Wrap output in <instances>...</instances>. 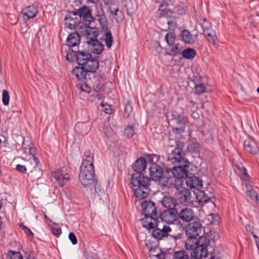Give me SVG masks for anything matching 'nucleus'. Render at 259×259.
Returning a JSON list of instances; mask_svg holds the SVG:
<instances>
[{
  "label": "nucleus",
  "instance_id": "25",
  "mask_svg": "<svg viewBox=\"0 0 259 259\" xmlns=\"http://www.w3.org/2000/svg\"><path fill=\"white\" fill-rule=\"evenodd\" d=\"M188 187L190 189L199 190L202 187V182L200 179H185Z\"/></svg>",
  "mask_w": 259,
  "mask_h": 259
},
{
  "label": "nucleus",
  "instance_id": "6",
  "mask_svg": "<svg viewBox=\"0 0 259 259\" xmlns=\"http://www.w3.org/2000/svg\"><path fill=\"white\" fill-rule=\"evenodd\" d=\"M75 12L80 18V21H82L85 26L89 25L94 20L91 9L88 7L83 6L77 10Z\"/></svg>",
  "mask_w": 259,
  "mask_h": 259
},
{
  "label": "nucleus",
  "instance_id": "34",
  "mask_svg": "<svg viewBox=\"0 0 259 259\" xmlns=\"http://www.w3.org/2000/svg\"><path fill=\"white\" fill-rule=\"evenodd\" d=\"M6 259H23L20 252L9 250L6 254Z\"/></svg>",
  "mask_w": 259,
  "mask_h": 259
},
{
  "label": "nucleus",
  "instance_id": "18",
  "mask_svg": "<svg viewBox=\"0 0 259 259\" xmlns=\"http://www.w3.org/2000/svg\"><path fill=\"white\" fill-rule=\"evenodd\" d=\"M91 51L95 54L99 55L104 50V45L97 39L88 41Z\"/></svg>",
  "mask_w": 259,
  "mask_h": 259
},
{
  "label": "nucleus",
  "instance_id": "21",
  "mask_svg": "<svg viewBox=\"0 0 259 259\" xmlns=\"http://www.w3.org/2000/svg\"><path fill=\"white\" fill-rule=\"evenodd\" d=\"M91 54L87 51H78L76 55V61L80 66H83L85 62L91 58Z\"/></svg>",
  "mask_w": 259,
  "mask_h": 259
},
{
  "label": "nucleus",
  "instance_id": "14",
  "mask_svg": "<svg viewBox=\"0 0 259 259\" xmlns=\"http://www.w3.org/2000/svg\"><path fill=\"white\" fill-rule=\"evenodd\" d=\"M178 217L184 223L190 222L195 218L194 210L190 208H182L178 213Z\"/></svg>",
  "mask_w": 259,
  "mask_h": 259
},
{
  "label": "nucleus",
  "instance_id": "17",
  "mask_svg": "<svg viewBox=\"0 0 259 259\" xmlns=\"http://www.w3.org/2000/svg\"><path fill=\"white\" fill-rule=\"evenodd\" d=\"M150 178H162L163 169L158 164L152 163L149 168Z\"/></svg>",
  "mask_w": 259,
  "mask_h": 259
},
{
  "label": "nucleus",
  "instance_id": "11",
  "mask_svg": "<svg viewBox=\"0 0 259 259\" xmlns=\"http://www.w3.org/2000/svg\"><path fill=\"white\" fill-rule=\"evenodd\" d=\"M155 180L156 182H158L159 185L160 186L161 190L165 192H166L167 189L171 187L174 186V187H176L178 190V188L176 185V184L181 185L183 183V179H152Z\"/></svg>",
  "mask_w": 259,
  "mask_h": 259
},
{
  "label": "nucleus",
  "instance_id": "44",
  "mask_svg": "<svg viewBox=\"0 0 259 259\" xmlns=\"http://www.w3.org/2000/svg\"><path fill=\"white\" fill-rule=\"evenodd\" d=\"M201 26L203 30V32L209 31V29L211 28L210 24L206 19H203L201 22Z\"/></svg>",
  "mask_w": 259,
  "mask_h": 259
},
{
  "label": "nucleus",
  "instance_id": "28",
  "mask_svg": "<svg viewBox=\"0 0 259 259\" xmlns=\"http://www.w3.org/2000/svg\"><path fill=\"white\" fill-rule=\"evenodd\" d=\"M83 34L87 36V38L91 40L95 39L98 35V32L95 28L91 27L87 25L85 27Z\"/></svg>",
  "mask_w": 259,
  "mask_h": 259
},
{
  "label": "nucleus",
  "instance_id": "56",
  "mask_svg": "<svg viewBox=\"0 0 259 259\" xmlns=\"http://www.w3.org/2000/svg\"><path fill=\"white\" fill-rule=\"evenodd\" d=\"M98 17H99L98 20H99L101 25H102L103 26L105 25V24L107 22V20H106V17L104 15L99 16Z\"/></svg>",
  "mask_w": 259,
  "mask_h": 259
},
{
  "label": "nucleus",
  "instance_id": "43",
  "mask_svg": "<svg viewBox=\"0 0 259 259\" xmlns=\"http://www.w3.org/2000/svg\"><path fill=\"white\" fill-rule=\"evenodd\" d=\"M10 96L8 92L6 90H4L2 93V101L4 105H9Z\"/></svg>",
  "mask_w": 259,
  "mask_h": 259
},
{
  "label": "nucleus",
  "instance_id": "5",
  "mask_svg": "<svg viewBox=\"0 0 259 259\" xmlns=\"http://www.w3.org/2000/svg\"><path fill=\"white\" fill-rule=\"evenodd\" d=\"M205 240V238L202 237H200L198 240V245L191 253L192 258L201 259L203 257H207V243L206 242L205 243H203Z\"/></svg>",
  "mask_w": 259,
  "mask_h": 259
},
{
  "label": "nucleus",
  "instance_id": "64",
  "mask_svg": "<svg viewBox=\"0 0 259 259\" xmlns=\"http://www.w3.org/2000/svg\"><path fill=\"white\" fill-rule=\"evenodd\" d=\"M96 98H97L98 100H101V99H102V97H101V95H97L96 96Z\"/></svg>",
  "mask_w": 259,
  "mask_h": 259
},
{
  "label": "nucleus",
  "instance_id": "32",
  "mask_svg": "<svg viewBox=\"0 0 259 259\" xmlns=\"http://www.w3.org/2000/svg\"><path fill=\"white\" fill-rule=\"evenodd\" d=\"M196 54V51L194 49L188 48L182 51V55L186 59H192Z\"/></svg>",
  "mask_w": 259,
  "mask_h": 259
},
{
  "label": "nucleus",
  "instance_id": "12",
  "mask_svg": "<svg viewBox=\"0 0 259 259\" xmlns=\"http://www.w3.org/2000/svg\"><path fill=\"white\" fill-rule=\"evenodd\" d=\"M177 210L176 208H171L163 210L160 213L161 220L168 224H172L177 220Z\"/></svg>",
  "mask_w": 259,
  "mask_h": 259
},
{
  "label": "nucleus",
  "instance_id": "22",
  "mask_svg": "<svg viewBox=\"0 0 259 259\" xmlns=\"http://www.w3.org/2000/svg\"><path fill=\"white\" fill-rule=\"evenodd\" d=\"M52 174L54 178H69L70 176V169L66 167H62Z\"/></svg>",
  "mask_w": 259,
  "mask_h": 259
},
{
  "label": "nucleus",
  "instance_id": "62",
  "mask_svg": "<svg viewBox=\"0 0 259 259\" xmlns=\"http://www.w3.org/2000/svg\"><path fill=\"white\" fill-rule=\"evenodd\" d=\"M5 138V137L3 135L0 136V144H2L3 141L4 140Z\"/></svg>",
  "mask_w": 259,
  "mask_h": 259
},
{
  "label": "nucleus",
  "instance_id": "58",
  "mask_svg": "<svg viewBox=\"0 0 259 259\" xmlns=\"http://www.w3.org/2000/svg\"><path fill=\"white\" fill-rule=\"evenodd\" d=\"M80 89L82 91L89 92L90 88L85 83L81 84L80 85Z\"/></svg>",
  "mask_w": 259,
  "mask_h": 259
},
{
  "label": "nucleus",
  "instance_id": "37",
  "mask_svg": "<svg viewBox=\"0 0 259 259\" xmlns=\"http://www.w3.org/2000/svg\"><path fill=\"white\" fill-rule=\"evenodd\" d=\"M187 148V150L191 153H198L200 151V146L198 143L191 142Z\"/></svg>",
  "mask_w": 259,
  "mask_h": 259
},
{
  "label": "nucleus",
  "instance_id": "30",
  "mask_svg": "<svg viewBox=\"0 0 259 259\" xmlns=\"http://www.w3.org/2000/svg\"><path fill=\"white\" fill-rule=\"evenodd\" d=\"M182 40L187 44H192L195 41V38L188 30H184L181 34Z\"/></svg>",
  "mask_w": 259,
  "mask_h": 259
},
{
  "label": "nucleus",
  "instance_id": "52",
  "mask_svg": "<svg viewBox=\"0 0 259 259\" xmlns=\"http://www.w3.org/2000/svg\"><path fill=\"white\" fill-rule=\"evenodd\" d=\"M19 227L21 229H22L24 232L28 236H31L32 237L33 235V233L32 231L28 228L27 227L25 226L23 224L19 225Z\"/></svg>",
  "mask_w": 259,
  "mask_h": 259
},
{
  "label": "nucleus",
  "instance_id": "39",
  "mask_svg": "<svg viewBox=\"0 0 259 259\" xmlns=\"http://www.w3.org/2000/svg\"><path fill=\"white\" fill-rule=\"evenodd\" d=\"M174 259H190L188 253L184 250L176 251Z\"/></svg>",
  "mask_w": 259,
  "mask_h": 259
},
{
  "label": "nucleus",
  "instance_id": "8",
  "mask_svg": "<svg viewBox=\"0 0 259 259\" xmlns=\"http://www.w3.org/2000/svg\"><path fill=\"white\" fill-rule=\"evenodd\" d=\"M65 26L71 30L74 29L80 23V18L75 11L70 12L64 19Z\"/></svg>",
  "mask_w": 259,
  "mask_h": 259
},
{
  "label": "nucleus",
  "instance_id": "16",
  "mask_svg": "<svg viewBox=\"0 0 259 259\" xmlns=\"http://www.w3.org/2000/svg\"><path fill=\"white\" fill-rule=\"evenodd\" d=\"M171 231V228L166 225H163L161 229L156 228L152 232L153 236L158 239H161L167 237L168 233Z\"/></svg>",
  "mask_w": 259,
  "mask_h": 259
},
{
  "label": "nucleus",
  "instance_id": "1",
  "mask_svg": "<svg viewBox=\"0 0 259 259\" xmlns=\"http://www.w3.org/2000/svg\"><path fill=\"white\" fill-rule=\"evenodd\" d=\"M184 142L177 141L176 142V147L169 153L167 157V161L171 163H180L183 166H179L174 167L171 169H167L166 172L169 177L170 173L174 178H198L197 177H188V170L186 167H189V161L185 157V152L184 150Z\"/></svg>",
  "mask_w": 259,
  "mask_h": 259
},
{
  "label": "nucleus",
  "instance_id": "46",
  "mask_svg": "<svg viewBox=\"0 0 259 259\" xmlns=\"http://www.w3.org/2000/svg\"><path fill=\"white\" fill-rule=\"evenodd\" d=\"M135 134L134 129L132 126H128L125 128L124 135L128 138H132Z\"/></svg>",
  "mask_w": 259,
  "mask_h": 259
},
{
  "label": "nucleus",
  "instance_id": "15",
  "mask_svg": "<svg viewBox=\"0 0 259 259\" xmlns=\"http://www.w3.org/2000/svg\"><path fill=\"white\" fill-rule=\"evenodd\" d=\"M157 216L148 215L145 216L141 220L142 226L147 229H154L157 227Z\"/></svg>",
  "mask_w": 259,
  "mask_h": 259
},
{
  "label": "nucleus",
  "instance_id": "60",
  "mask_svg": "<svg viewBox=\"0 0 259 259\" xmlns=\"http://www.w3.org/2000/svg\"><path fill=\"white\" fill-rule=\"evenodd\" d=\"M2 145L5 147H7L9 145V143L6 139V137L5 138L4 140L3 141Z\"/></svg>",
  "mask_w": 259,
  "mask_h": 259
},
{
  "label": "nucleus",
  "instance_id": "26",
  "mask_svg": "<svg viewBox=\"0 0 259 259\" xmlns=\"http://www.w3.org/2000/svg\"><path fill=\"white\" fill-rule=\"evenodd\" d=\"M175 120L177 123L181 127L180 128H176V130L180 131V133L181 132H184L185 126L188 125L189 122L188 117L186 116L179 115L176 117Z\"/></svg>",
  "mask_w": 259,
  "mask_h": 259
},
{
  "label": "nucleus",
  "instance_id": "9",
  "mask_svg": "<svg viewBox=\"0 0 259 259\" xmlns=\"http://www.w3.org/2000/svg\"><path fill=\"white\" fill-rule=\"evenodd\" d=\"M141 205L142 213L145 216L152 215L157 216V209L155 203L150 200H144L141 203Z\"/></svg>",
  "mask_w": 259,
  "mask_h": 259
},
{
  "label": "nucleus",
  "instance_id": "4",
  "mask_svg": "<svg viewBox=\"0 0 259 259\" xmlns=\"http://www.w3.org/2000/svg\"><path fill=\"white\" fill-rule=\"evenodd\" d=\"M146 168V160L145 158L140 157L134 163L133 168L134 173L131 175V178H149L145 176L144 171Z\"/></svg>",
  "mask_w": 259,
  "mask_h": 259
},
{
  "label": "nucleus",
  "instance_id": "59",
  "mask_svg": "<svg viewBox=\"0 0 259 259\" xmlns=\"http://www.w3.org/2000/svg\"><path fill=\"white\" fill-rule=\"evenodd\" d=\"M91 179H82L81 181H80V183L82 184L83 187L85 188L88 187L89 185V181Z\"/></svg>",
  "mask_w": 259,
  "mask_h": 259
},
{
  "label": "nucleus",
  "instance_id": "50",
  "mask_svg": "<svg viewBox=\"0 0 259 259\" xmlns=\"http://www.w3.org/2000/svg\"><path fill=\"white\" fill-rule=\"evenodd\" d=\"M132 111V107L130 104H126L125 105L124 109V116L128 117Z\"/></svg>",
  "mask_w": 259,
  "mask_h": 259
},
{
  "label": "nucleus",
  "instance_id": "19",
  "mask_svg": "<svg viewBox=\"0 0 259 259\" xmlns=\"http://www.w3.org/2000/svg\"><path fill=\"white\" fill-rule=\"evenodd\" d=\"M87 72H95L99 67V61L96 58H93L92 55L91 58L85 62L82 66Z\"/></svg>",
  "mask_w": 259,
  "mask_h": 259
},
{
  "label": "nucleus",
  "instance_id": "45",
  "mask_svg": "<svg viewBox=\"0 0 259 259\" xmlns=\"http://www.w3.org/2000/svg\"><path fill=\"white\" fill-rule=\"evenodd\" d=\"M101 106L103 109V111L108 114H111L113 112V109H112V107L110 105L108 104V103H104L103 102H102L101 104Z\"/></svg>",
  "mask_w": 259,
  "mask_h": 259
},
{
  "label": "nucleus",
  "instance_id": "57",
  "mask_svg": "<svg viewBox=\"0 0 259 259\" xmlns=\"http://www.w3.org/2000/svg\"><path fill=\"white\" fill-rule=\"evenodd\" d=\"M16 169L18 171L24 172L26 171V168L24 165L18 164L16 166Z\"/></svg>",
  "mask_w": 259,
  "mask_h": 259
},
{
  "label": "nucleus",
  "instance_id": "36",
  "mask_svg": "<svg viewBox=\"0 0 259 259\" xmlns=\"http://www.w3.org/2000/svg\"><path fill=\"white\" fill-rule=\"evenodd\" d=\"M22 150L24 154L27 155H29L34 152V150L31 143H30V145L26 144L24 140H23L22 144Z\"/></svg>",
  "mask_w": 259,
  "mask_h": 259
},
{
  "label": "nucleus",
  "instance_id": "31",
  "mask_svg": "<svg viewBox=\"0 0 259 259\" xmlns=\"http://www.w3.org/2000/svg\"><path fill=\"white\" fill-rule=\"evenodd\" d=\"M196 198L199 203L201 205L207 203L210 200L211 197L207 193L204 191H199L196 194Z\"/></svg>",
  "mask_w": 259,
  "mask_h": 259
},
{
  "label": "nucleus",
  "instance_id": "3",
  "mask_svg": "<svg viewBox=\"0 0 259 259\" xmlns=\"http://www.w3.org/2000/svg\"><path fill=\"white\" fill-rule=\"evenodd\" d=\"M85 159H83L80 167L79 178H94L95 169L93 154L90 151L85 153Z\"/></svg>",
  "mask_w": 259,
  "mask_h": 259
},
{
  "label": "nucleus",
  "instance_id": "33",
  "mask_svg": "<svg viewBox=\"0 0 259 259\" xmlns=\"http://www.w3.org/2000/svg\"><path fill=\"white\" fill-rule=\"evenodd\" d=\"M195 238H189L185 243V247L187 250H193L198 245V240L196 241Z\"/></svg>",
  "mask_w": 259,
  "mask_h": 259
},
{
  "label": "nucleus",
  "instance_id": "51",
  "mask_svg": "<svg viewBox=\"0 0 259 259\" xmlns=\"http://www.w3.org/2000/svg\"><path fill=\"white\" fill-rule=\"evenodd\" d=\"M29 156V160H30V162L32 164H34V166H37L38 164L39 161H38V159L34 155V153H32Z\"/></svg>",
  "mask_w": 259,
  "mask_h": 259
},
{
  "label": "nucleus",
  "instance_id": "20",
  "mask_svg": "<svg viewBox=\"0 0 259 259\" xmlns=\"http://www.w3.org/2000/svg\"><path fill=\"white\" fill-rule=\"evenodd\" d=\"M178 199L182 203H191L192 202L191 200V194L186 189H183L178 194Z\"/></svg>",
  "mask_w": 259,
  "mask_h": 259
},
{
  "label": "nucleus",
  "instance_id": "55",
  "mask_svg": "<svg viewBox=\"0 0 259 259\" xmlns=\"http://www.w3.org/2000/svg\"><path fill=\"white\" fill-rule=\"evenodd\" d=\"M69 239L74 245L76 244L77 243V238L73 233H70L69 234Z\"/></svg>",
  "mask_w": 259,
  "mask_h": 259
},
{
  "label": "nucleus",
  "instance_id": "49",
  "mask_svg": "<svg viewBox=\"0 0 259 259\" xmlns=\"http://www.w3.org/2000/svg\"><path fill=\"white\" fill-rule=\"evenodd\" d=\"M204 34L206 37H207L208 40L211 43L212 45H214L215 44V36L212 35L211 32L209 31L206 32L204 33Z\"/></svg>",
  "mask_w": 259,
  "mask_h": 259
},
{
  "label": "nucleus",
  "instance_id": "13",
  "mask_svg": "<svg viewBox=\"0 0 259 259\" xmlns=\"http://www.w3.org/2000/svg\"><path fill=\"white\" fill-rule=\"evenodd\" d=\"M38 13V7L34 4L22 9L21 14L24 20H28L35 17Z\"/></svg>",
  "mask_w": 259,
  "mask_h": 259
},
{
  "label": "nucleus",
  "instance_id": "42",
  "mask_svg": "<svg viewBox=\"0 0 259 259\" xmlns=\"http://www.w3.org/2000/svg\"><path fill=\"white\" fill-rule=\"evenodd\" d=\"M175 39V35L172 33H167L165 36V39L169 46L174 44Z\"/></svg>",
  "mask_w": 259,
  "mask_h": 259
},
{
  "label": "nucleus",
  "instance_id": "40",
  "mask_svg": "<svg viewBox=\"0 0 259 259\" xmlns=\"http://www.w3.org/2000/svg\"><path fill=\"white\" fill-rule=\"evenodd\" d=\"M181 49L178 44L175 45L174 47H172L169 52L166 51V54L170 56H175L180 53Z\"/></svg>",
  "mask_w": 259,
  "mask_h": 259
},
{
  "label": "nucleus",
  "instance_id": "35",
  "mask_svg": "<svg viewBox=\"0 0 259 259\" xmlns=\"http://www.w3.org/2000/svg\"><path fill=\"white\" fill-rule=\"evenodd\" d=\"M103 37L106 47L108 48H110L113 41V39L111 32L110 31L106 32Z\"/></svg>",
  "mask_w": 259,
  "mask_h": 259
},
{
  "label": "nucleus",
  "instance_id": "29",
  "mask_svg": "<svg viewBox=\"0 0 259 259\" xmlns=\"http://www.w3.org/2000/svg\"><path fill=\"white\" fill-rule=\"evenodd\" d=\"M87 70L84 69L83 66L76 67L73 68L72 73L74 75L78 80H82L85 78Z\"/></svg>",
  "mask_w": 259,
  "mask_h": 259
},
{
  "label": "nucleus",
  "instance_id": "61",
  "mask_svg": "<svg viewBox=\"0 0 259 259\" xmlns=\"http://www.w3.org/2000/svg\"><path fill=\"white\" fill-rule=\"evenodd\" d=\"M147 159L151 163H153V158H152V156L151 155H148L147 156Z\"/></svg>",
  "mask_w": 259,
  "mask_h": 259
},
{
  "label": "nucleus",
  "instance_id": "24",
  "mask_svg": "<svg viewBox=\"0 0 259 259\" xmlns=\"http://www.w3.org/2000/svg\"><path fill=\"white\" fill-rule=\"evenodd\" d=\"M80 42V36L77 33H72L69 35L67 38L66 44L69 47H73Z\"/></svg>",
  "mask_w": 259,
  "mask_h": 259
},
{
  "label": "nucleus",
  "instance_id": "47",
  "mask_svg": "<svg viewBox=\"0 0 259 259\" xmlns=\"http://www.w3.org/2000/svg\"><path fill=\"white\" fill-rule=\"evenodd\" d=\"M205 90V86L203 83H200L195 85V92L196 94H201L204 93Z\"/></svg>",
  "mask_w": 259,
  "mask_h": 259
},
{
  "label": "nucleus",
  "instance_id": "41",
  "mask_svg": "<svg viewBox=\"0 0 259 259\" xmlns=\"http://www.w3.org/2000/svg\"><path fill=\"white\" fill-rule=\"evenodd\" d=\"M208 220L213 225H218L220 221V217L215 214H210L208 215Z\"/></svg>",
  "mask_w": 259,
  "mask_h": 259
},
{
  "label": "nucleus",
  "instance_id": "27",
  "mask_svg": "<svg viewBox=\"0 0 259 259\" xmlns=\"http://www.w3.org/2000/svg\"><path fill=\"white\" fill-rule=\"evenodd\" d=\"M162 204L166 208L169 209L175 208L177 204V201L172 196H165L162 200Z\"/></svg>",
  "mask_w": 259,
  "mask_h": 259
},
{
  "label": "nucleus",
  "instance_id": "2",
  "mask_svg": "<svg viewBox=\"0 0 259 259\" xmlns=\"http://www.w3.org/2000/svg\"><path fill=\"white\" fill-rule=\"evenodd\" d=\"M151 179H131V187L134 191L135 203L146 198L148 195V187Z\"/></svg>",
  "mask_w": 259,
  "mask_h": 259
},
{
  "label": "nucleus",
  "instance_id": "63",
  "mask_svg": "<svg viewBox=\"0 0 259 259\" xmlns=\"http://www.w3.org/2000/svg\"><path fill=\"white\" fill-rule=\"evenodd\" d=\"M255 239V241L256 243V245L257 246H258V245H259V238L257 237V239Z\"/></svg>",
  "mask_w": 259,
  "mask_h": 259
},
{
  "label": "nucleus",
  "instance_id": "7",
  "mask_svg": "<svg viewBox=\"0 0 259 259\" xmlns=\"http://www.w3.org/2000/svg\"><path fill=\"white\" fill-rule=\"evenodd\" d=\"M202 231V224L199 221L190 223L186 228V234L189 238H195L199 236Z\"/></svg>",
  "mask_w": 259,
  "mask_h": 259
},
{
  "label": "nucleus",
  "instance_id": "38",
  "mask_svg": "<svg viewBox=\"0 0 259 259\" xmlns=\"http://www.w3.org/2000/svg\"><path fill=\"white\" fill-rule=\"evenodd\" d=\"M237 176L240 178H246L248 177L246 168L243 166H238L235 170Z\"/></svg>",
  "mask_w": 259,
  "mask_h": 259
},
{
  "label": "nucleus",
  "instance_id": "10",
  "mask_svg": "<svg viewBox=\"0 0 259 259\" xmlns=\"http://www.w3.org/2000/svg\"><path fill=\"white\" fill-rule=\"evenodd\" d=\"M244 150L245 152L254 155L259 152V144L251 137H248L244 142Z\"/></svg>",
  "mask_w": 259,
  "mask_h": 259
},
{
  "label": "nucleus",
  "instance_id": "23",
  "mask_svg": "<svg viewBox=\"0 0 259 259\" xmlns=\"http://www.w3.org/2000/svg\"><path fill=\"white\" fill-rule=\"evenodd\" d=\"M249 179H242V185L247 189V196L252 200H258V196L256 192L251 189H249V186L251 188V186L249 185Z\"/></svg>",
  "mask_w": 259,
  "mask_h": 259
},
{
  "label": "nucleus",
  "instance_id": "53",
  "mask_svg": "<svg viewBox=\"0 0 259 259\" xmlns=\"http://www.w3.org/2000/svg\"><path fill=\"white\" fill-rule=\"evenodd\" d=\"M105 5L109 7L115 6L117 4V0H102Z\"/></svg>",
  "mask_w": 259,
  "mask_h": 259
},
{
  "label": "nucleus",
  "instance_id": "54",
  "mask_svg": "<svg viewBox=\"0 0 259 259\" xmlns=\"http://www.w3.org/2000/svg\"><path fill=\"white\" fill-rule=\"evenodd\" d=\"M52 233L56 237H59L62 233L61 229L60 228H52Z\"/></svg>",
  "mask_w": 259,
  "mask_h": 259
},
{
  "label": "nucleus",
  "instance_id": "48",
  "mask_svg": "<svg viewBox=\"0 0 259 259\" xmlns=\"http://www.w3.org/2000/svg\"><path fill=\"white\" fill-rule=\"evenodd\" d=\"M113 6L114 7V8H113V10H112V6L109 7L110 13L111 15H112L114 17V18L116 20H117V19L115 18V16H117L118 12H119V8L117 6V4H116L115 6Z\"/></svg>",
  "mask_w": 259,
  "mask_h": 259
}]
</instances>
